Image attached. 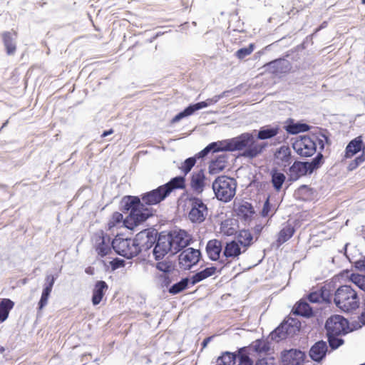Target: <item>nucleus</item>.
Segmentation results:
<instances>
[{
    "label": "nucleus",
    "mask_w": 365,
    "mask_h": 365,
    "mask_svg": "<svg viewBox=\"0 0 365 365\" xmlns=\"http://www.w3.org/2000/svg\"><path fill=\"white\" fill-rule=\"evenodd\" d=\"M122 202L123 203L122 210L130 211L123 222L125 227L130 230H133L135 227L152 215L150 210L145 207L144 203L141 202L140 199L137 196H125Z\"/></svg>",
    "instance_id": "f257e3e1"
},
{
    "label": "nucleus",
    "mask_w": 365,
    "mask_h": 365,
    "mask_svg": "<svg viewBox=\"0 0 365 365\" xmlns=\"http://www.w3.org/2000/svg\"><path fill=\"white\" fill-rule=\"evenodd\" d=\"M334 302L339 309L345 312L356 309L360 304L356 292L348 285H342L335 291Z\"/></svg>",
    "instance_id": "f03ea898"
},
{
    "label": "nucleus",
    "mask_w": 365,
    "mask_h": 365,
    "mask_svg": "<svg viewBox=\"0 0 365 365\" xmlns=\"http://www.w3.org/2000/svg\"><path fill=\"white\" fill-rule=\"evenodd\" d=\"M237 182L226 175L218 176L212 183L216 197L222 202H230L235 195Z\"/></svg>",
    "instance_id": "7ed1b4c3"
},
{
    "label": "nucleus",
    "mask_w": 365,
    "mask_h": 365,
    "mask_svg": "<svg viewBox=\"0 0 365 365\" xmlns=\"http://www.w3.org/2000/svg\"><path fill=\"white\" fill-rule=\"evenodd\" d=\"M317 145L324 149V140L315 135L300 136L292 144L294 151L301 157L312 156L317 151Z\"/></svg>",
    "instance_id": "20e7f679"
},
{
    "label": "nucleus",
    "mask_w": 365,
    "mask_h": 365,
    "mask_svg": "<svg viewBox=\"0 0 365 365\" xmlns=\"http://www.w3.org/2000/svg\"><path fill=\"white\" fill-rule=\"evenodd\" d=\"M250 351L244 347L238 351L237 354L225 352L218 359L217 365H253Z\"/></svg>",
    "instance_id": "39448f33"
},
{
    "label": "nucleus",
    "mask_w": 365,
    "mask_h": 365,
    "mask_svg": "<svg viewBox=\"0 0 365 365\" xmlns=\"http://www.w3.org/2000/svg\"><path fill=\"white\" fill-rule=\"evenodd\" d=\"M112 247L115 252L125 258L131 259L138 255L137 248L133 240L123 238L120 235H117L112 241Z\"/></svg>",
    "instance_id": "423d86ee"
},
{
    "label": "nucleus",
    "mask_w": 365,
    "mask_h": 365,
    "mask_svg": "<svg viewBox=\"0 0 365 365\" xmlns=\"http://www.w3.org/2000/svg\"><path fill=\"white\" fill-rule=\"evenodd\" d=\"M190 210L188 218L192 223L200 224L205 221L207 215V207L203 201L197 197L188 198Z\"/></svg>",
    "instance_id": "0eeeda50"
},
{
    "label": "nucleus",
    "mask_w": 365,
    "mask_h": 365,
    "mask_svg": "<svg viewBox=\"0 0 365 365\" xmlns=\"http://www.w3.org/2000/svg\"><path fill=\"white\" fill-rule=\"evenodd\" d=\"M298 324V321L292 318L283 322L271 333L272 339L279 341L288 336L293 335L297 331H299Z\"/></svg>",
    "instance_id": "6e6552de"
},
{
    "label": "nucleus",
    "mask_w": 365,
    "mask_h": 365,
    "mask_svg": "<svg viewBox=\"0 0 365 365\" xmlns=\"http://www.w3.org/2000/svg\"><path fill=\"white\" fill-rule=\"evenodd\" d=\"M325 327L327 334L341 336L348 333L349 322L342 316L334 315L327 319Z\"/></svg>",
    "instance_id": "1a4fd4ad"
},
{
    "label": "nucleus",
    "mask_w": 365,
    "mask_h": 365,
    "mask_svg": "<svg viewBox=\"0 0 365 365\" xmlns=\"http://www.w3.org/2000/svg\"><path fill=\"white\" fill-rule=\"evenodd\" d=\"M93 241L95 250L99 257H104L112 254L110 239L109 236L104 234L103 231L96 232L93 235Z\"/></svg>",
    "instance_id": "9d476101"
},
{
    "label": "nucleus",
    "mask_w": 365,
    "mask_h": 365,
    "mask_svg": "<svg viewBox=\"0 0 365 365\" xmlns=\"http://www.w3.org/2000/svg\"><path fill=\"white\" fill-rule=\"evenodd\" d=\"M138 255L142 250L150 249L156 241V236L150 230H143L138 232L133 239Z\"/></svg>",
    "instance_id": "9b49d317"
},
{
    "label": "nucleus",
    "mask_w": 365,
    "mask_h": 365,
    "mask_svg": "<svg viewBox=\"0 0 365 365\" xmlns=\"http://www.w3.org/2000/svg\"><path fill=\"white\" fill-rule=\"evenodd\" d=\"M200 257L201 253L200 250L187 248L183 250L179 255L180 265L185 269H189L199 262Z\"/></svg>",
    "instance_id": "f8f14e48"
},
{
    "label": "nucleus",
    "mask_w": 365,
    "mask_h": 365,
    "mask_svg": "<svg viewBox=\"0 0 365 365\" xmlns=\"http://www.w3.org/2000/svg\"><path fill=\"white\" fill-rule=\"evenodd\" d=\"M173 244V252L177 253L181 249L186 247L191 242V236L185 230L174 232L168 235Z\"/></svg>",
    "instance_id": "ddd939ff"
},
{
    "label": "nucleus",
    "mask_w": 365,
    "mask_h": 365,
    "mask_svg": "<svg viewBox=\"0 0 365 365\" xmlns=\"http://www.w3.org/2000/svg\"><path fill=\"white\" fill-rule=\"evenodd\" d=\"M169 252H173V244L169 236H160L153 250L156 259H162Z\"/></svg>",
    "instance_id": "4468645a"
},
{
    "label": "nucleus",
    "mask_w": 365,
    "mask_h": 365,
    "mask_svg": "<svg viewBox=\"0 0 365 365\" xmlns=\"http://www.w3.org/2000/svg\"><path fill=\"white\" fill-rule=\"evenodd\" d=\"M167 197V193L165 192L164 188L160 185L156 189L143 194L141 200L145 205H153L160 203Z\"/></svg>",
    "instance_id": "2eb2a0df"
},
{
    "label": "nucleus",
    "mask_w": 365,
    "mask_h": 365,
    "mask_svg": "<svg viewBox=\"0 0 365 365\" xmlns=\"http://www.w3.org/2000/svg\"><path fill=\"white\" fill-rule=\"evenodd\" d=\"M206 181L207 178L204 170L194 171L190 176V188L194 192L201 194L205 187Z\"/></svg>",
    "instance_id": "dca6fc26"
},
{
    "label": "nucleus",
    "mask_w": 365,
    "mask_h": 365,
    "mask_svg": "<svg viewBox=\"0 0 365 365\" xmlns=\"http://www.w3.org/2000/svg\"><path fill=\"white\" fill-rule=\"evenodd\" d=\"M304 358V353L297 349H292L282 354L283 365H302Z\"/></svg>",
    "instance_id": "f3484780"
},
{
    "label": "nucleus",
    "mask_w": 365,
    "mask_h": 365,
    "mask_svg": "<svg viewBox=\"0 0 365 365\" xmlns=\"http://www.w3.org/2000/svg\"><path fill=\"white\" fill-rule=\"evenodd\" d=\"M234 211L241 220L250 222L255 213L253 206L248 202H241L235 205Z\"/></svg>",
    "instance_id": "a211bd4d"
},
{
    "label": "nucleus",
    "mask_w": 365,
    "mask_h": 365,
    "mask_svg": "<svg viewBox=\"0 0 365 365\" xmlns=\"http://www.w3.org/2000/svg\"><path fill=\"white\" fill-rule=\"evenodd\" d=\"M274 160L277 165L283 168L289 166L292 160L291 149L287 145H282L274 154Z\"/></svg>",
    "instance_id": "6ab92c4d"
},
{
    "label": "nucleus",
    "mask_w": 365,
    "mask_h": 365,
    "mask_svg": "<svg viewBox=\"0 0 365 365\" xmlns=\"http://www.w3.org/2000/svg\"><path fill=\"white\" fill-rule=\"evenodd\" d=\"M307 173H309V170L306 162L295 161L289 168V178L291 181H296Z\"/></svg>",
    "instance_id": "aec40b11"
},
{
    "label": "nucleus",
    "mask_w": 365,
    "mask_h": 365,
    "mask_svg": "<svg viewBox=\"0 0 365 365\" xmlns=\"http://www.w3.org/2000/svg\"><path fill=\"white\" fill-rule=\"evenodd\" d=\"M253 138V135L250 133H242L238 137L231 138V146L230 148L232 149V151L246 149L252 143Z\"/></svg>",
    "instance_id": "412c9836"
},
{
    "label": "nucleus",
    "mask_w": 365,
    "mask_h": 365,
    "mask_svg": "<svg viewBox=\"0 0 365 365\" xmlns=\"http://www.w3.org/2000/svg\"><path fill=\"white\" fill-rule=\"evenodd\" d=\"M222 251V245L220 240L217 239L210 240L206 245V253L209 259L212 261L220 259Z\"/></svg>",
    "instance_id": "4be33fe9"
},
{
    "label": "nucleus",
    "mask_w": 365,
    "mask_h": 365,
    "mask_svg": "<svg viewBox=\"0 0 365 365\" xmlns=\"http://www.w3.org/2000/svg\"><path fill=\"white\" fill-rule=\"evenodd\" d=\"M327 351V343L324 341H319L311 347L309 356L312 360L319 362L326 356Z\"/></svg>",
    "instance_id": "5701e85b"
},
{
    "label": "nucleus",
    "mask_w": 365,
    "mask_h": 365,
    "mask_svg": "<svg viewBox=\"0 0 365 365\" xmlns=\"http://www.w3.org/2000/svg\"><path fill=\"white\" fill-rule=\"evenodd\" d=\"M241 254V248L235 240L227 242L222 252L223 257L229 260V262L238 259Z\"/></svg>",
    "instance_id": "b1692460"
},
{
    "label": "nucleus",
    "mask_w": 365,
    "mask_h": 365,
    "mask_svg": "<svg viewBox=\"0 0 365 365\" xmlns=\"http://www.w3.org/2000/svg\"><path fill=\"white\" fill-rule=\"evenodd\" d=\"M108 289V286L106 282L100 280L96 282L92 292V304L96 306L103 300L106 292Z\"/></svg>",
    "instance_id": "393cba45"
},
{
    "label": "nucleus",
    "mask_w": 365,
    "mask_h": 365,
    "mask_svg": "<svg viewBox=\"0 0 365 365\" xmlns=\"http://www.w3.org/2000/svg\"><path fill=\"white\" fill-rule=\"evenodd\" d=\"M168 196L175 190H184L186 187V179L184 176H177L162 185Z\"/></svg>",
    "instance_id": "a878e982"
},
{
    "label": "nucleus",
    "mask_w": 365,
    "mask_h": 365,
    "mask_svg": "<svg viewBox=\"0 0 365 365\" xmlns=\"http://www.w3.org/2000/svg\"><path fill=\"white\" fill-rule=\"evenodd\" d=\"M284 129L291 135H296L300 133L307 132L310 130V126L307 123H295L292 118H289L285 122Z\"/></svg>",
    "instance_id": "bb28decb"
},
{
    "label": "nucleus",
    "mask_w": 365,
    "mask_h": 365,
    "mask_svg": "<svg viewBox=\"0 0 365 365\" xmlns=\"http://www.w3.org/2000/svg\"><path fill=\"white\" fill-rule=\"evenodd\" d=\"M2 40L9 55L13 54L16 51L14 40L17 36V32L12 29L9 31H5L2 34Z\"/></svg>",
    "instance_id": "cd10ccee"
},
{
    "label": "nucleus",
    "mask_w": 365,
    "mask_h": 365,
    "mask_svg": "<svg viewBox=\"0 0 365 365\" xmlns=\"http://www.w3.org/2000/svg\"><path fill=\"white\" fill-rule=\"evenodd\" d=\"M265 147L266 144L259 143L253 138L252 143L244 150L242 155L250 158H255L262 153Z\"/></svg>",
    "instance_id": "c85d7f7f"
},
{
    "label": "nucleus",
    "mask_w": 365,
    "mask_h": 365,
    "mask_svg": "<svg viewBox=\"0 0 365 365\" xmlns=\"http://www.w3.org/2000/svg\"><path fill=\"white\" fill-rule=\"evenodd\" d=\"M289 63L284 65V60L282 58H277L273 60L264 65V68H267L269 73L273 74H278L286 72L288 68Z\"/></svg>",
    "instance_id": "c756f323"
},
{
    "label": "nucleus",
    "mask_w": 365,
    "mask_h": 365,
    "mask_svg": "<svg viewBox=\"0 0 365 365\" xmlns=\"http://www.w3.org/2000/svg\"><path fill=\"white\" fill-rule=\"evenodd\" d=\"M227 157L225 155H221L212 160L209 165V172L210 174H217L227 167Z\"/></svg>",
    "instance_id": "7c9ffc66"
},
{
    "label": "nucleus",
    "mask_w": 365,
    "mask_h": 365,
    "mask_svg": "<svg viewBox=\"0 0 365 365\" xmlns=\"http://www.w3.org/2000/svg\"><path fill=\"white\" fill-rule=\"evenodd\" d=\"M54 281L55 278L53 276L48 275L46 277V284L43 289V292L38 302L39 309H41L47 304L49 295L51 292L54 284Z\"/></svg>",
    "instance_id": "2f4dec72"
},
{
    "label": "nucleus",
    "mask_w": 365,
    "mask_h": 365,
    "mask_svg": "<svg viewBox=\"0 0 365 365\" xmlns=\"http://www.w3.org/2000/svg\"><path fill=\"white\" fill-rule=\"evenodd\" d=\"M363 141L361 136H358L351 140L346 147L345 158H350L362 148Z\"/></svg>",
    "instance_id": "473e14b6"
},
{
    "label": "nucleus",
    "mask_w": 365,
    "mask_h": 365,
    "mask_svg": "<svg viewBox=\"0 0 365 365\" xmlns=\"http://www.w3.org/2000/svg\"><path fill=\"white\" fill-rule=\"evenodd\" d=\"M14 307V302L8 298L0 299V323L5 322L11 310Z\"/></svg>",
    "instance_id": "72a5a7b5"
},
{
    "label": "nucleus",
    "mask_w": 365,
    "mask_h": 365,
    "mask_svg": "<svg viewBox=\"0 0 365 365\" xmlns=\"http://www.w3.org/2000/svg\"><path fill=\"white\" fill-rule=\"evenodd\" d=\"M271 182L276 192H279L286 180V176L284 173L279 172L277 169H272L270 173Z\"/></svg>",
    "instance_id": "f704fd0d"
},
{
    "label": "nucleus",
    "mask_w": 365,
    "mask_h": 365,
    "mask_svg": "<svg viewBox=\"0 0 365 365\" xmlns=\"http://www.w3.org/2000/svg\"><path fill=\"white\" fill-rule=\"evenodd\" d=\"M217 272V268L214 266L207 267L205 269L196 273L190 279V284L194 285L214 274Z\"/></svg>",
    "instance_id": "c9c22d12"
},
{
    "label": "nucleus",
    "mask_w": 365,
    "mask_h": 365,
    "mask_svg": "<svg viewBox=\"0 0 365 365\" xmlns=\"http://www.w3.org/2000/svg\"><path fill=\"white\" fill-rule=\"evenodd\" d=\"M293 313L296 315L309 317L312 315V309L305 301L300 300L294 307Z\"/></svg>",
    "instance_id": "e433bc0d"
},
{
    "label": "nucleus",
    "mask_w": 365,
    "mask_h": 365,
    "mask_svg": "<svg viewBox=\"0 0 365 365\" xmlns=\"http://www.w3.org/2000/svg\"><path fill=\"white\" fill-rule=\"evenodd\" d=\"M294 227L288 224L285 225L278 233L277 242L279 245H282L288 241L294 234Z\"/></svg>",
    "instance_id": "4c0bfd02"
},
{
    "label": "nucleus",
    "mask_w": 365,
    "mask_h": 365,
    "mask_svg": "<svg viewBox=\"0 0 365 365\" xmlns=\"http://www.w3.org/2000/svg\"><path fill=\"white\" fill-rule=\"evenodd\" d=\"M124 220L123 215L119 212H114L109 220L108 221L106 229L111 231L114 228L121 227L125 226L123 224Z\"/></svg>",
    "instance_id": "58836bf2"
},
{
    "label": "nucleus",
    "mask_w": 365,
    "mask_h": 365,
    "mask_svg": "<svg viewBox=\"0 0 365 365\" xmlns=\"http://www.w3.org/2000/svg\"><path fill=\"white\" fill-rule=\"evenodd\" d=\"M279 131V128L278 126L276 127H268L265 126L260 129L257 134V138L260 140H265L272 138L276 136Z\"/></svg>",
    "instance_id": "ea45409f"
},
{
    "label": "nucleus",
    "mask_w": 365,
    "mask_h": 365,
    "mask_svg": "<svg viewBox=\"0 0 365 365\" xmlns=\"http://www.w3.org/2000/svg\"><path fill=\"white\" fill-rule=\"evenodd\" d=\"M210 145L213 152L232 151L230 148L231 146V139L214 142L210 143Z\"/></svg>",
    "instance_id": "a19ab883"
},
{
    "label": "nucleus",
    "mask_w": 365,
    "mask_h": 365,
    "mask_svg": "<svg viewBox=\"0 0 365 365\" xmlns=\"http://www.w3.org/2000/svg\"><path fill=\"white\" fill-rule=\"evenodd\" d=\"M200 106H201L199 105L198 103L190 105L183 111L180 112L174 117L173 120V122H177L182 118L192 115L196 110L200 109Z\"/></svg>",
    "instance_id": "79ce46f5"
},
{
    "label": "nucleus",
    "mask_w": 365,
    "mask_h": 365,
    "mask_svg": "<svg viewBox=\"0 0 365 365\" xmlns=\"http://www.w3.org/2000/svg\"><path fill=\"white\" fill-rule=\"evenodd\" d=\"M195 157L188 158L185 161H183L181 163L180 166H179L180 170L183 174L182 176L185 178V176L191 171L192 168L195 166Z\"/></svg>",
    "instance_id": "37998d69"
},
{
    "label": "nucleus",
    "mask_w": 365,
    "mask_h": 365,
    "mask_svg": "<svg viewBox=\"0 0 365 365\" xmlns=\"http://www.w3.org/2000/svg\"><path fill=\"white\" fill-rule=\"evenodd\" d=\"M254 351L259 354H267L269 349V344L264 339H257L253 342L252 345Z\"/></svg>",
    "instance_id": "c03bdc74"
},
{
    "label": "nucleus",
    "mask_w": 365,
    "mask_h": 365,
    "mask_svg": "<svg viewBox=\"0 0 365 365\" xmlns=\"http://www.w3.org/2000/svg\"><path fill=\"white\" fill-rule=\"evenodd\" d=\"M237 237L239 242L245 247H249L253 239L252 233L247 230H240Z\"/></svg>",
    "instance_id": "a18cd8bd"
},
{
    "label": "nucleus",
    "mask_w": 365,
    "mask_h": 365,
    "mask_svg": "<svg viewBox=\"0 0 365 365\" xmlns=\"http://www.w3.org/2000/svg\"><path fill=\"white\" fill-rule=\"evenodd\" d=\"M189 282H190V280L188 278L182 279L180 282L173 284L169 289V293L171 294H177L181 292L187 287Z\"/></svg>",
    "instance_id": "49530a36"
},
{
    "label": "nucleus",
    "mask_w": 365,
    "mask_h": 365,
    "mask_svg": "<svg viewBox=\"0 0 365 365\" xmlns=\"http://www.w3.org/2000/svg\"><path fill=\"white\" fill-rule=\"evenodd\" d=\"M322 302L329 303L332 298V289L331 284H325L319 289Z\"/></svg>",
    "instance_id": "de8ad7c7"
},
{
    "label": "nucleus",
    "mask_w": 365,
    "mask_h": 365,
    "mask_svg": "<svg viewBox=\"0 0 365 365\" xmlns=\"http://www.w3.org/2000/svg\"><path fill=\"white\" fill-rule=\"evenodd\" d=\"M350 280L361 289L365 291V275L354 273L351 274Z\"/></svg>",
    "instance_id": "09e8293b"
},
{
    "label": "nucleus",
    "mask_w": 365,
    "mask_h": 365,
    "mask_svg": "<svg viewBox=\"0 0 365 365\" xmlns=\"http://www.w3.org/2000/svg\"><path fill=\"white\" fill-rule=\"evenodd\" d=\"M255 49V44L250 43L247 47L242 48L237 50L235 56L239 59H243L245 57L250 55Z\"/></svg>",
    "instance_id": "8fccbe9b"
},
{
    "label": "nucleus",
    "mask_w": 365,
    "mask_h": 365,
    "mask_svg": "<svg viewBox=\"0 0 365 365\" xmlns=\"http://www.w3.org/2000/svg\"><path fill=\"white\" fill-rule=\"evenodd\" d=\"M339 336V335L327 334L328 341H329L330 347L332 349H336L344 344L343 339L337 338V336Z\"/></svg>",
    "instance_id": "3c124183"
},
{
    "label": "nucleus",
    "mask_w": 365,
    "mask_h": 365,
    "mask_svg": "<svg viewBox=\"0 0 365 365\" xmlns=\"http://www.w3.org/2000/svg\"><path fill=\"white\" fill-rule=\"evenodd\" d=\"M322 158V155L321 153H319L317 155V157L313 159L312 162H306L309 170V174L319 168Z\"/></svg>",
    "instance_id": "603ef678"
},
{
    "label": "nucleus",
    "mask_w": 365,
    "mask_h": 365,
    "mask_svg": "<svg viewBox=\"0 0 365 365\" xmlns=\"http://www.w3.org/2000/svg\"><path fill=\"white\" fill-rule=\"evenodd\" d=\"M220 98V96H216L212 98H207L205 101L199 102L198 104L201 106L200 109L216 103L219 101Z\"/></svg>",
    "instance_id": "864d4df0"
},
{
    "label": "nucleus",
    "mask_w": 365,
    "mask_h": 365,
    "mask_svg": "<svg viewBox=\"0 0 365 365\" xmlns=\"http://www.w3.org/2000/svg\"><path fill=\"white\" fill-rule=\"evenodd\" d=\"M365 161V155L364 153V150H362V153L359 156L356 157L355 160L350 163V167H351V169L356 168L358 167L360 164H361L363 162Z\"/></svg>",
    "instance_id": "5fc2aeb1"
},
{
    "label": "nucleus",
    "mask_w": 365,
    "mask_h": 365,
    "mask_svg": "<svg viewBox=\"0 0 365 365\" xmlns=\"http://www.w3.org/2000/svg\"><path fill=\"white\" fill-rule=\"evenodd\" d=\"M365 161V155L364 153V150H362V153L359 156L356 157L355 160L350 163V167H351V169L356 168L358 167L360 164H361L363 162Z\"/></svg>",
    "instance_id": "6e6d98bb"
},
{
    "label": "nucleus",
    "mask_w": 365,
    "mask_h": 365,
    "mask_svg": "<svg viewBox=\"0 0 365 365\" xmlns=\"http://www.w3.org/2000/svg\"><path fill=\"white\" fill-rule=\"evenodd\" d=\"M308 299L313 303L322 302L319 290L311 292L308 295Z\"/></svg>",
    "instance_id": "4d7b16f0"
},
{
    "label": "nucleus",
    "mask_w": 365,
    "mask_h": 365,
    "mask_svg": "<svg viewBox=\"0 0 365 365\" xmlns=\"http://www.w3.org/2000/svg\"><path fill=\"white\" fill-rule=\"evenodd\" d=\"M273 357L262 358L257 361L255 365H274Z\"/></svg>",
    "instance_id": "13d9d810"
},
{
    "label": "nucleus",
    "mask_w": 365,
    "mask_h": 365,
    "mask_svg": "<svg viewBox=\"0 0 365 365\" xmlns=\"http://www.w3.org/2000/svg\"><path fill=\"white\" fill-rule=\"evenodd\" d=\"M270 211H271V205L269 203V199L267 198V200L264 203L263 208L261 212V215L262 217H267L269 215Z\"/></svg>",
    "instance_id": "bf43d9fd"
},
{
    "label": "nucleus",
    "mask_w": 365,
    "mask_h": 365,
    "mask_svg": "<svg viewBox=\"0 0 365 365\" xmlns=\"http://www.w3.org/2000/svg\"><path fill=\"white\" fill-rule=\"evenodd\" d=\"M212 149H211V146L210 145V144L205 147L203 150H202L200 152L197 153L196 155H195V158L196 159L197 158H204L205 156H206L208 153L210 151H211Z\"/></svg>",
    "instance_id": "052dcab7"
},
{
    "label": "nucleus",
    "mask_w": 365,
    "mask_h": 365,
    "mask_svg": "<svg viewBox=\"0 0 365 365\" xmlns=\"http://www.w3.org/2000/svg\"><path fill=\"white\" fill-rule=\"evenodd\" d=\"M110 263V265H111L113 269H115L123 267L124 265L123 260L118 259H114Z\"/></svg>",
    "instance_id": "680f3d73"
},
{
    "label": "nucleus",
    "mask_w": 365,
    "mask_h": 365,
    "mask_svg": "<svg viewBox=\"0 0 365 365\" xmlns=\"http://www.w3.org/2000/svg\"><path fill=\"white\" fill-rule=\"evenodd\" d=\"M113 133H114V130H113V129H112V128H110V129H109V130H105V131L102 133V135H101V138H105V137H106V136H108V135H109L113 134Z\"/></svg>",
    "instance_id": "e2e57ef3"
},
{
    "label": "nucleus",
    "mask_w": 365,
    "mask_h": 365,
    "mask_svg": "<svg viewBox=\"0 0 365 365\" xmlns=\"http://www.w3.org/2000/svg\"><path fill=\"white\" fill-rule=\"evenodd\" d=\"M327 26V21H324L321 25L317 29L316 31H320L321 29H324V28H326Z\"/></svg>",
    "instance_id": "0e129e2a"
},
{
    "label": "nucleus",
    "mask_w": 365,
    "mask_h": 365,
    "mask_svg": "<svg viewBox=\"0 0 365 365\" xmlns=\"http://www.w3.org/2000/svg\"><path fill=\"white\" fill-rule=\"evenodd\" d=\"M360 320L363 324H365V311L361 314Z\"/></svg>",
    "instance_id": "69168bd1"
},
{
    "label": "nucleus",
    "mask_w": 365,
    "mask_h": 365,
    "mask_svg": "<svg viewBox=\"0 0 365 365\" xmlns=\"http://www.w3.org/2000/svg\"><path fill=\"white\" fill-rule=\"evenodd\" d=\"M209 340H210V338H207V339H205L203 341V342H202V344H203V346H206V344H207V343L208 342V341H209Z\"/></svg>",
    "instance_id": "338daca9"
},
{
    "label": "nucleus",
    "mask_w": 365,
    "mask_h": 365,
    "mask_svg": "<svg viewBox=\"0 0 365 365\" xmlns=\"http://www.w3.org/2000/svg\"><path fill=\"white\" fill-rule=\"evenodd\" d=\"M230 230H231V231H227V234L229 235H233L234 232H235V230L233 229H230Z\"/></svg>",
    "instance_id": "774afa93"
}]
</instances>
